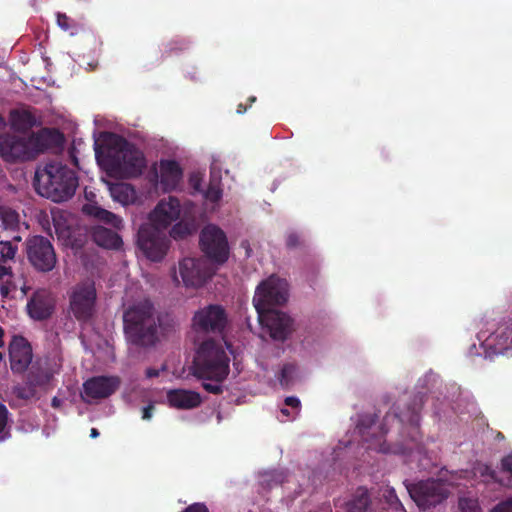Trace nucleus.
Returning a JSON list of instances; mask_svg holds the SVG:
<instances>
[{
    "instance_id": "nucleus-1",
    "label": "nucleus",
    "mask_w": 512,
    "mask_h": 512,
    "mask_svg": "<svg viewBox=\"0 0 512 512\" xmlns=\"http://www.w3.org/2000/svg\"><path fill=\"white\" fill-rule=\"evenodd\" d=\"M97 161L110 172H122L127 176H138L146 167L144 154L123 136L105 132L102 143L94 144Z\"/></svg>"
},
{
    "instance_id": "nucleus-2",
    "label": "nucleus",
    "mask_w": 512,
    "mask_h": 512,
    "mask_svg": "<svg viewBox=\"0 0 512 512\" xmlns=\"http://www.w3.org/2000/svg\"><path fill=\"white\" fill-rule=\"evenodd\" d=\"M192 369L193 375L203 380L205 391L214 395L222 394V383L230 373V357L221 341L212 338L203 341L196 351Z\"/></svg>"
},
{
    "instance_id": "nucleus-3",
    "label": "nucleus",
    "mask_w": 512,
    "mask_h": 512,
    "mask_svg": "<svg viewBox=\"0 0 512 512\" xmlns=\"http://www.w3.org/2000/svg\"><path fill=\"white\" fill-rule=\"evenodd\" d=\"M159 322L154 304L149 299L134 302L123 312L125 337L138 347L148 348L158 342Z\"/></svg>"
},
{
    "instance_id": "nucleus-4",
    "label": "nucleus",
    "mask_w": 512,
    "mask_h": 512,
    "mask_svg": "<svg viewBox=\"0 0 512 512\" xmlns=\"http://www.w3.org/2000/svg\"><path fill=\"white\" fill-rule=\"evenodd\" d=\"M33 184L39 195L53 202H62L75 194L78 177L67 165L51 161L43 169L36 171Z\"/></svg>"
},
{
    "instance_id": "nucleus-5",
    "label": "nucleus",
    "mask_w": 512,
    "mask_h": 512,
    "mask_svg": "<svg viewBox=\"0 0 512 512\" xmlns=\"http://www.w3.org/2000/svg\"><path fill=\"white\" fill-rule=\"evenodd\" d=\"M390 419L396 420L399 423L404 422L403 417L397 413H387L384 417V423L380 427H376L378 420L377 414L364 413L359 416L356 429L362 440L368 443L367 449L385 454L394 452L390 445H388L385 440H382L383 436L388 432L386 423Z\"/></svg>"
},
{
    "instance_id": "nucleus-6",
    "label": "nucleus",
    "mask_w": 512,
    "mask_h": 512,
    "mask_svg": "<svg viewBox=\"0 0 512 512\" xmlns=\"http://www.w3.org/2000/svg\"><path fill=\"white\" fill-rule=\"evenodd\" d=\"M69 312L79 323H89L96 314L97 291L93 281H83L68 292Z\"/></svg>"
},
{
    "instance_id": "nucleus-7",
    "label": "nucleus",
    "mask_w": 512,
    "mask_h": 512,
    "mask_svg": "<svg viewBox=\"0 0 512 512\" xmlns=\"http://www.w3.org/2000/svg\"><path fill=\"white\" fill-rule=\"evenodd\" d=\"M404 485L411 499L422 510L435 507L447 499L450 494L447 485L440 479L422 480L417 483L405 481Z\"/></svg>"
},
{
    "instance_id": "nucleus-8",
    "label": "nucleus",
    "mask_w": 512,
    "mask_h": 512,
    "mask_svg": "<svg viewBox=\"0 0 512 512\" xmlns=\"http://www.w3.org/2000/svg\"><path fill=\"white\" fill-rule=\"evenodd\" d=\"M25 253L29 264L38 272L48 273L57 264L53 244L42 235H34L26 239Z\"/></svg>"
},
{
    "instance_id": "nucleus-9",
    "label": "nucleus",
    "mask_w": 512,
    "mask_h": 512,
    "mask_svg": "<svg viewBox=\"0 0 512 512\" xmlns=\"http://www.w3.org/2000/svg\"><path fill=\"white\" fill-rule=\"evenodd\" d=\"M288 299V283L275 275L262 281L255 292L253 304L257 312L274 309Z\"/></svg>"
},
{
    "instance_id": "nucleus-10",
    "label": "nucleus",
    "mask_w": 512,
    "mask_h": 512,
    "mask_svg": "<svg viewBox=\"0 0 512 512\" xmlns=\"http://www.w3.org/2000/svg\"><path fill=\"white\" fill-rule=\"evenodd\" d=\"M200 247L207 259L223 264L229 257V246L225 233L215 225H207L200 234Z\"/></svg>"
},
{
    "instance_id": "nucleus-11",
    "label": "nucleus",
    "mask_w": 512,
    "mask_h": 512,
    "mask_svg": "<svg viewBox=\"0 0 512 512\" xmlns=\"http://www.w3.org/2000/svg\"><path fill=\"white\" fill-rule=\"evenodd\" d=\"M137 245L152 261H161L166 255L168 244L163 231L150 223L142 224L137 234Z\"/></svg>"
},
{
    "instance_id": "nucleus-12",
    "label": "nucleus",
    "mask_w": 512,
    "mask_h": 512,
    "mask_svg": "<svg viewBox=\"0 0 512 512\" xmlns=\"http://www.w3.org/2000/svg\"><path fill=\"white\" fill-rule=\"evenodd\" d=\"M193 328L198 333L222 335L228 323L226 310L218 304H210L193 316Z\"/></svg>"
},
{
    "instance_id": "nucleus-13",
    "label": "nucleus",
    "mask_w": 512,
    "mask_h": 512,
    "mask_svg": "<svg viewBox=\"0 0 512 512\" xmlns=\"http://www.w3.org/2000/svg\"><path fill=\"white\" fill-rule=\"evenodd\" d=\"M215 273L213 264L205 258H184L179 262V274L186 287H201Z\"/></svg>"
},
{
    "instance_id": "nucleus-14",
    "label": "nucleus",
    "mask_w": 512,
    "mask_h": 512,
    "mask_svg": "<svg viewBox=\"0 0 512 512\" xmlns=\"http://www.w3.org/2000/svg\"><path fill=\"white\" fill-rule=\"evenodd\" d=\"M260 323L266 327L272 339L285 341L293 331V320L277 309L257 312Z\"/></svg>"
},
{
    "instance_id": "nucleus-15",
    "label": "nucleus",
    "mask_w": 512,
    "mask_h": 512,
    "mask_svg": "<svg viewBox=\"0 0 512 512\" xmlns=\"http://www.w3.org/2000/svg\"><path fill=\"white\" fill-rule=\"evenodd\" d=\"M0 156L6 162L33 159L29 136L0 135Z\"/></svg>"
},
{
    "instance_id": "nucleus-16",
    "label": "nucleus",
    "mask_w": 512,
    "mask_h": 512,
    "mask_svg": "<svg viewBox=\"0 0 512 512\" xmlns=\"http://www.w3.org/2000/svg\"><path fill=\"white\" fill-rule=\"evenodd\" d=\"M56 297L49 289H37L29 298L26 309L30 318L36 321L49 319L55 312Z\"/></svg>"
},
{
    "instance_id": "nucleus-17",
    "label": "nucleus",
    "mask_w": 512,
    "mask_h": 512,
    "mask_svg": "<svg viewBox=\"0 0 512 512\" xmlns=\"http://www.w3.org/2000/svg\"><path fill=\"white\" fill-rule=\"evenodd\" d=\"M120 386L117 376H95L83 383L82 398L85 402L110 397Z\"/></svg>"
},
{
    "instance_id": "nucleus-18",
    "label": "nucleus",
    "mask_w": 512,
    "mask_h": 512,
    "mask_svg": "<svg viewBox=\"0 0 512 512\" xmlns=\"http://www.w3.org/2000/svg\"><path fill=\"white\" fill-rule=\"evenodd\" d=\"M481 346L484 348L485 357L489 358L512 349V319L500 324L482 341Z\"/></svg>"
},
{
    "instance_id": "nucleus-19",
    "label": "nucleus",
    "mask_w": 512,
    "mask_h": 512,
    "mask_svg": "<svg viewBox=\"0 0 512 512\" xmlns=\"http://www.w3.org/2000/svg\"><path fill=\"white\" fill-rule=\"evenodd\" d=\"M181 215V203L178 198L169 196L168 199H162L158 202L150 214L151 225L165 230L173 222L178 220Z\"/></svg>"
},
{
    "instance_id": "nucleus-20",
    "label": "nucleus",
    "mask_w": 512,
    "mask_h": 512,
    "mask_svg": "<svg viewBox=\"0 0 512 512\" xmlns=\"http://www.w3.org/2000/svg\"><path fill=\"white\" fill-rule=\"evenodd\" d=\"M32 347L21 335H14L9 343L10 368L14 373H23L32 362Z\"/></svg>"
},
{
    "instance_id": "nucleus-21",
    "label": "nucleus",
    "mask_w": 512,
    "mask_h": 512,
    "mask_svg": "<svg viewBox=\"0 0 512 512\" xmlns=\"http://www.w3.org/2000/svg\"><path fill=\"white\" fill-rule=\"evenodd\" d=\"M29 138L33 159L46 150L61 149L64 144L63 133L55 128H43L37 133H32Z\"/></svg>"
},
{
    "instance_id": "nucleus-22",
    "label": "nucleus",
    "mask_w": 512,
    "mask_h": 512,
    "mask_svg": "<svg viewBox=\"0 0 512 512\" xmlns=\"http://www.w3.org/2000/svg\"><path fill=\"white\" fill-rule=\"evenodd\" d=\"M182 169L175 160L160 161V184L164 191L175 189L182 178Z\"/></svg>"
},
{
    "instance_id": "nucleus-23",
    "label": "nucleus",
    "mask_w": 512,
    "mask_h": 512,
    "mask_svg": "<svg viewBox=\"0 0 512 512\" xmlns=\"http://www.w3.org/2000/svg\"><path fill=\"white\" fill-rule=\"evenodd\" d=\"M167 400L171 407L178 409L196 408L202 402L199 393L184 389H173L168 391Z\"/></svg>"
},
{
    "instance_id": "nucleus-24",
    "label": "nucleus",
    "mask_w": 512,
    "mask_h": 512,
    "mask_svg": "<svg viewBox=\"0 0 512 512\" xmlns=\"http://www.w3.org/2000/svg\"><path fill=\"white\" fill-rule=\"evenodd\" d=\"M92 238L98 246L106 249L118 250L123 245L122 238L116 231L103 226L93 228Z\"/></svg>"
},
{
    "instance_id": "nucleus-25",
    "label": "nucleus",
    "mask_w": 512,
    "mask_h": 512,
    "mask_svg": "<svg viewBox=\"0 0 512 512\" xmlns=\"http://www.w3.org/2000/svg\"><path fill=\"white\" fill-rule=\"evenodd\" d=\"M10 125L15 131L27 132L37 125V118L29 109H13L10 112Z\"/></svg>"
},
{
    "instance_id": "nucleus-26",
    "label": "nucleus",
    "mask_w": 512,
    "mask_h": 512,
    "mask_svg": "<svg viewBox=\"0 0 512 512\" xmlns=\"http://www.w3.org/2000/svg\"><path fill=\"white\" fill-rule=\"evenodd\" d=\"M84 211L96 218L97 220L104 222L105 224L111 225L116 230L123 228V220L116 214L105 210L98 206L86 205Z\"/></svg>"
},
{
    "instance_id": "nucleus-27",
    "label": "nucleus",
    "mask_w": 512,
    "mask_h": 512,
    "mask_svg": "<svg viewBox=\"0 0 512 512\" xmlns=\"http://www.w3.org/2000/svg\"><path fill=\"white\" fill-rule=\"evenodd\" d=\"M367 489L359 488L354 497L347 503L348 512H366L370 505Z\"/></svg>"
},
{
    "instance_id": "nucleus-28",
    "label": "nucleus",
    "mask_w": 512,
    "mask_h": 512,
    "mask_svg": "<svg viewBox=\"0 0 512 512\" xmlns=\"http://www.w3.org/2000/svg\"><path fill=\"white\" fill-rule=\"evenodd\" d=\"M0 226L5 230H15L19 226L20 217L16 210L0 206Z\"/></svg>"
},
{
    "instance_id": "nucleus-29",
    "label": "nucleus",
    "mask_w": 512,
    "mask_h": 512,
    "mask_svg": "<svg viewBox=\"0 0 512 512\" xmlns=\"http://www.w3.org/2000/svg\"><path fill=\"white\" fill-rule=\"evenodd\" d=\"M197 227L194 221H185L184 219L176 223L170 230V236L175 239H183L196 231Z\"/></svg>"
},
{
    "instance_id": "nucleus-30",
    "label": "nucleus",
    "mask_w": 512,
    "mask_h": 512,
    "mask_svg": "<svg viewBox=\"0 0 512 512\" xmlns=\"http://www.w3.org/2000/svg\"><path fill=\"white\" fill-rule=\"evenodd\" d=\"M110 190L113 198L123 204L128 203L134 193L133 187L126 183L115 184Z\"/></svg>"
},
{
    "instance_id": "nucleus-31",
    "label": "nucleus",
    "mask_w": 512,
    "mask_h": 512,
    "mask_svg": "<svg viewBox=\"0 0 512 512\" xmlns=\"http://www.w3.org/2000/svg\"><path fill=\"white\" fill-rule=\"evenodd\" d=\"M17 251V244H14L12 241L0 240V262L7 263L14 260Z\"/></svg>"
},
{
    "instance_id": "nucleus-32",
    "label": "nucleus",
    "mask_w": 512,
    "mask_h": 512,
    "mask_svg": "<svg viewBox=\"0 0 512 512\" xmlns=\"http://www.w3.org/2000/svg\"><path fill=\"white\" fill-rule=\"evenodd\" d=\"M204 196L210 202L216 203L222 198V189L220 187V180H211Z\"/></svg>"
},
{
    "instance_id": "nucleus-33",
    "label": "nucleus",
    "mask_w": 512,
    "mask_h": 512,
    "mask_svg": "<svg viewBox=\"0 0 512 512\" xmlns=\"http://www.w3.org/2000/svg\"><path fill=\"white\" fill-rule=\"evenodd\" d=\"M423 405V396L418 395L413 399V407L411 409V413L408 418V422L415 427L419 426L420 422V410Z\"/></svg>"
},
{
    "instance_id": "nucleus-34",
    "label": "nucleus",
    "mask_w": 512,
    "mask_h": 512,
    "mask_svg": "<svg viewBox=\"0 0 512 512\" xmlns=\"http://www.w3.org/2000/svg\"><path fill=\"white\" fill-rule=\"evenodd\" d=\"M296 371V368L292 364H285L281 369L279 382L281 386L288 387L292 382L293 375Z\"/></svg>"
},
{
    "instance_id": "nucleus-35",
    "label": "nucleus",
    "mask_w": 512,
    "mask_h": 512,
    "mask_svg": "<svg viewBox=\"0 0 512 512\" xmlns=\"http://www.w3.org/2000/svg\"><path fill=\"white\" fill-rule=\"evenodd\" d=\"M384 498L386 499V502L394 509H404L402 503L400 502L396 491L394 488H388L383 494Z\"/></svg>"
},
{
    "instance_id": "nucleus-36",
    "label": "nucleus",
    "mask_w": 512,
    "mask_h": 512,
    "mask_svg": "<svg viewBox=\"0 0 512 512\" xmlns=\"http://www.w3.org/2000/svg\"><path fill=\"white\" fill-rule=\"evenodd\" d=\"M478 505L477 502L470 498H460L459 508L463 512H476Z\"/></svg>"
},
{
    "instance_id": "nucleus-37",
    "label": "nucleus",
    "mask_w": 512,
    "mask_h": 512,
    "mask_svg": "<svg viewBox=\"0 0 512 512\" xmlns=\"http://www.w3.org/2000/svg\"><path fill=\"white\" fill-rule=\"evenodd\" d=\"M303 244L299 234L291 232L286 237V246L290 249L298 248Z\"/></svg>"
},
{
    "instance_id": "nucleus-38",
    "label": "nucleus",
    "mask_w": 512,
    "mask_h": 512,
    "mask_svg": "<svg viewBox=\"0 0 512 512\" xmlns=\"http://www.w3.org/2000/svg\"><path fill=\"white\" fill-rule=\"evenodd\" d=\"M72 22L66 14L57 13V24L62 30L69 31L73 27Z\"/></svg>"
},
{
    "instance_id": "nucleus-39",
    "label": "nucleus",
    "mask_w": 512,
    "mask_h": 512,
    "mask_svg": "<svg viewBox=\"0 0 512 512\" xmlns=\"http://www.w3.org/2000/svg\"><path fill=\"white\" fill-rule=\"evenodd\" d=\"M8 410L4 404L0 402V433H2L7 425Z\"/></svg>"
},
{
    "instance_id": "nucleus-40",
    "label": "nucleus",
    "mask_w": 512,
    "mask_h": 512,
    "mask_svg": "<svg viewBox=\"0 0 512 512\" xmlns=\"http://www.w3.org/2000/svg\"><path fill=\"white\" fill-rule=\"evenodd\" d=\"M182 512H209V510L203 503H193L186 507Z\"/></svg>"
},
{
    "instance_id": "nucleus-41",
    "label": "nucleus",
    "mask_w": 512,
    "mask_h": 512,
    "mask_svg": "<svg viewBox=\"0 0 512 512\" xmlns=\"http://www.w3.org/2000/svg\"><path fill=\"white\" fill-rule=\"evenodd\" d=\"M491 512H512V499L499 503Z\"/></svg>"
},
{
    "instance_id": "nucleus-42",
    "label": "nucleus",
    "mask_w": 512,
    "mask_h": 512,
    "mask_svg": "<svg viewBox=\"0 0 512 512\" xmlns=\"http://www.w3.org/2000/svg\"><path fill=\"white\" fill-rule=\"evenodd\" d=\"M284 402H285L286 406H289V407H291L293 409L299 410L300 407H301L300 400L297 397H295V396H288V397H286Z\"/></svg>"
},
{
    "instance_id": "nucleus-43",
    "label": "nucleus",
    "mask_w": 512,
    "mask_h": 512,
    "mask_svg": "<svg viewBox=\"0 0 512 512\" xmlns=\"http://www.w3.org/2000/svg\"><path fill=\"white\" fill-rule=\"evenodd\" d=\"M154 409H155V407H154V405L152 403L147 405V406H145L142 409V419L143 420H150L152 418Z\"/></svg>"
},
{
    "instance_id": "nucleus-44",
    "label": "nucleus",
    "mask_w": 512,
    "mask_h": 512,
    "mask_svg": "<svg viewBox=\"0 0 512 512\" xmlns=\"http://www.w3.org/2000/svg\"><path fill=\"white\" fill-rule=\"evenodd\" d=\"M12 269L5 265V263L0 262V280H2L5 276L11 275Z\"/></svg>"
},
{
    "instance_id": "nucleus-45",
    "label": "nucleus",
    "mask_w": 512,
    "mask_h": 512,
    "mask_svg": "<svg viewBox=\"0 0 512 512\" xmlns=\"http://www.w3.org/2000/svg\"><path fill=\"white\" fill-rule=\"evenodd\" d=\"M160 374L159 370L157 369H154V368H148L146 370V377L147 378H154V377H158Z\"/></svg>"
},
{
    "instance_id": "nucleus-46",
    "label": "nucleus",
    "mask_w": 512,
    "mask_h": 512,
    "mask_svg": "<svg viewBox=\"0 0 512 512\" xmlns=\"http://www.w3.org/2000/svg\"><path fill=\"white\" fill-rule=\"evenodd\" d=\"M61 405H62V400L61 399H59L56 396L52 398L51 406L53 408L58 409V408H60Z\"/></svg>"
},
{
    "instance_id": "nucleus-47",
    "label": "nucleus",
    "mask_w": 512,
    "mask_h": 512,
    "mask_svg": "<svg viewBox=\"0 0 512 512\" xmlns=\"http://www.w3.org/2000/svg\"><path fill=\"white\" fill-rule=\"evenodd\" d=\"M246 111H247V105L240 103V104L237 106V113H238V114H243V113H245Z\"/></svg>"
},
{
    "instance_id": "nucleus-48",
    "label": "nucleus",
    "mask_w": 512,
    "mask_h": 512,
    "mask_svg": "<svg viewBox=\"0 0 512 512\" xmlns=\"http://www.w3.org/2000/svg\"><path fill=\"white\" fill-rule=\"evenodd\" d=\"M191 182L195 190H200V180L192 178Z\"/></svg>"
},
{
    "instance_id": "nucleus-49",
    "label": "nucleus",
    "mask_w": 512,
    "mask_h": 512,
    "mask_svg": "<svg viewBox=\"0 0 512 512\" xmlns=\"http://www.w3.org/2000/svg\"><path fill=\"white\" fill-rule=\"evenodd\" d=\"M99 435H100V433H99L98 429L92 428L90 430V437L91 438H97Z\"/></svg>"
},
{
    "instance_id": "nucleus-50",
    "label": "nucleus",
    "mask_w": 512,
    "mask_h": 512,
    "mask_svg": "<svg viewBox=\"0 0 512 512\" xmlns=\"http://www.w3.org/2000/svg\"><path fill=\"white\" fill-rule=\"evenodd\" d=\"M48 381V377H46V379L44 381H40V380H33L30 378V382L33 384V385H42L44 384L45 382Z\"/></svg>"
},
{
    "instance_id": "nucleus-51",
    "label": "nucleus",
    "mask_w": 512,
    "mask_h": 512,
    "mask_svg": "<svg viewBox=\"0 0 512 512\" xmlns=\"http://www.w3.org/2000/svg\"><path fill=\"white\" fill-rule=\"evenodd\" d=\"M3 336H4V330H3V328L0 326V348H2V347L4 346Z\"/></svg>"
},
{
    "instance_id": "nucleus-52",
    "label": "nucleus",
    "mask_w": 512,
    "mask_h": 512,
    "mask_svg": "<svg viewBox=\"0 0 512 512\" xmlns=\"http://www.w3.org/2000/svg\"><path fill=\"white\" fill-rule=\"evenodd\" d=\"M495 439L498 440V441H501V440H504L505 439V436L503 433L501 432H497L496 433V436H495Z\"/></svg>"
},
{
    "instance_id": "nucleus-53",
    "label": "nucleus",
    "mask_w": 512,
    "mask_h": 512,
    "mask_svg": "<svg viewBox=\"0 0 512 512\" xmlns=\"http://www.w3.org/2000/svg\"><path fill=\"white\" fill-rule=\"evenodd\" d=\"M5 126H6V121H5L4 117L0 114V129L5 128Z\"/></svg>"
},
{
    "instance_id": "nucleus-54",
    "label": "nucleus",
    "mask_w": 512,
    "mask_h": 512,
    "mask_svg": "<svg viewBox=\"0 0 512 512\" xmlns=\"http://www.w3.org/2000/svg\"><path fill=\"white\" fill-rule=\"evenodd\" d=\"M221 343L223 344L224 348L226 347L227 349L230 350L231 348V344H229L228 342L224 341V338H221Z\"/></svg>"
},
{
    "instance_id": "nucleus-55",
    "label": "nucleus",
    "mask_w": 512,
    "mask_h": 512,
    "mask_svg": "<svg viewBox=\"0 0 512 512\" xmlns=\"http://www.w3.org/2000/svg\"><path fill=\"white\" fill-rule=\"evenodd\" d=\"M281 413L283 415L287 416V417L290 415V412H289V410L287 408H282L281 409Z\"/></svg>"
},
{
    "instance_id": "nucleus-56",
    "label": "nucleus",
    "mask_w": 512,
    "mask_h": 512,
    "mask_svg": "<svg viewBox=\"0 0 512 512\" xmlns=\"http://www.w3.org/2000/svg\"><path fill=\"white\" fill-rule=\"evenodd\" d=\"M248 100H249L250 103H253V102L256 101V97L255 96H251V97H249Z\"/></svg>"
},
{
    "instance_id": "nucleus-57",
    "label": "nucleus",
    "mask_w": 512,
    "mask_h": 512,
    "mask_svg": "<svg viewBox=\"0 0 512 512\" xmlns=\"http://www.w3.org/2000/svg\"><path fill=\"white\" fill-rule=\"evenodd\" d=\"M13 239H14V241H16V242H19V241L21 240V237H20V236H15Z\"/></svg>"
},
{
    "instance_id": "nucleus-58",
    "label": "nucleus",
    "mask_w": 512,
    "mask_h": 512,
    "mask_svg": "<svg viewBox=\"0 0 512 512\" xmlns=\"http://www.w3.org/2000/svg\"><path fill=\"white\" fill-rule=\"evenodd\" d=\"M473 349H476V345H475V344H473V345L471 346L470 354H473V351H472Z\"/></svg>"
},
{
    "instance_id": "nucleus-59",
    "label": "nucleus",
    "mask_w": 512,
    "mask_h": 512,
    "mask_svg": "<svg viewBox=\"0 0 512 512\" xmlns=\"http://www.w3.org/2000/svg\"><path fill=\"white\" fill-rule=\"evenodd\" d=\"M73 162H74L75 165H77L78 160H77V158L75 156H73Z\"/></svg>"
},
{
    "instance_id": "nucleus-60",
    "label": "nucleus",
    "mask_w": 512,
    "mask_h": 512,
    "mask_svg": "<svg viewBox=\"0 0 512 512\" xmlns=\"http://www.w3.org/2000/svg\"><path fill=\"white\" fill-rule=\"evenodd\" d=\"M182 46L179 48L180 50H183L185 47V43L184 42H181Z\"/></svg>"
},
{
    "instance_id": "nucleus-61",
    "label": "nucleus",
    "mask_w": 512,
    "mask_h": 512,
    "mask_svg": "<svg viewBox=\"0 0 512 512\" xmlns=\"http://www.w3.org/2000/svg\"><path fill=\"white\" fill-rule=\"evenodd\" d=\"M3 359V354L0 352V361Z\"/></svg>"
}]
</instances>
